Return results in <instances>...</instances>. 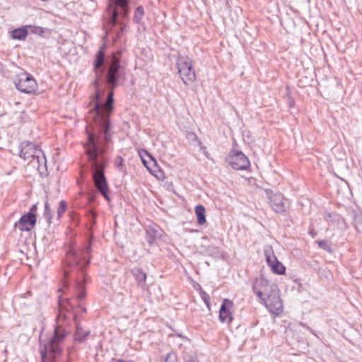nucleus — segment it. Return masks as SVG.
Here are the masks:
<instances>
[{"label": "nucleus", "instance_id": "10", "mask_svg": "<svg viewBox=\"0 0 362 362\" xmlns=\"http://www.w3.org/2000/svg\"><path fill=\"white\" fill-rule=\"evenodd\" d=\"M273 286H274V285H271L268 280L263 277H259L255 280L252 285V290L262 301L274 291L272 289Z\"/></svg>", "mask_w": 362, "mask_h": 362}, {"label": "nucleus", "instance_id": "2", "mask_svg": "<svg viewBox=\"0 0 362 362\" xmlns=\"http://www.w3.org/2000/svg\"><path fill=\"white\" fill-rule=\"evenodd\" d=\"M92 240L88 239L79 248H76L73 245L69 246L64 259V277L66 280L74 281V293L78 303L83 300L86 295V269L90 262Z\"/></svg>", "mask_w": 362, "mask_h": 362}, {"label": "nucleus", "instance_id": "15", "mask_svg": "<svg viewBox=\"0 0 362 362\" xmlns=\"http://www.w3.org/2000/svg\"><path fill=\"white\" fill-rule=\"evenodd\" d=\"M267 309L274 313H279L282 311L283 305L282 302L278 295L274 291L272 292L268 296L264 298L262 301Z\"/></svg>", "mask_w": 362, "mask_h": 362}, {"label": "nucleus", "instance_id": "3", "mask_svg": "<svg viewBox=\"0 0 362 362\" xmlns=\"http://www.w3.org/2000/svg\"><path fill=\"white\" fill-rule=\"evenodd\" d=\"M131 0H108L103 16V26L107 35H110L114 42L122 41L127 31L124 21L131 11Z\"/></svg>", "mask_w": 362, "mask_h": 362}, {"label": "nucleus", "instance_id": "31", "mask_svg": "<svg viewBox=\"0 0 362 362\" xmlns=\"http://www.w3.org/2000/svg\"><path fill=\"white\" fill-rule=\"evenodd\" d=\"M69 216L72 221V224L75 226H78L79 224V216L78 214L74 211H71L69 212Z\"/></svg>", "mask_w": 362, "mask_h": 362}, {"label": "nucleus", "instance_id": "33", "mask_svg": "<svg viewBox=\"0 0 362 362\" xmlns=\"http://www.w3.org/2000/svg\"><path fill=\"white\" fill-rule=\"evenodd\" d=\"M123 162H124V159L120 156H117L115 159V166L120 171H123V168H124Z\"/></svg>", "mask_w": 362, "mask_h": 362}, {"label": "nucleus", "instance_id": "20", "mask_svg": "<svg viewBox=\"0 0 362 362\" xmlns=\"http://www.w3.org/2000/svg\"><path fill=\"white\" fill-rule=\"evenodd\" d=\"M206 209L203 205L199 204L195 207V214L197 218V223L199 225H204L206 222Z\"/></svg>", "mask_w": 362, "mask_h": 362}, {"label": "nucleus", "instance_id": "29", "mask_svg": "<svg viewBox=\"0 0 362 362\" xmlns=\"http://www.w3.org/2000/svg\"><path fill=\"white\" fill-rule=\"evenodd\" d=\"M199 290H200L199 294H200V296H201L202 299L203 300V301L204 302V303L207 306L208 309L210 310H211V303H210V296H209V295L206 292H205L202 288V287L200 286H199Z\"/></svg>", "mask_w": 362, "mask_h": 362}, {"label": "nucleus", "instance_id": "9", "mask_svg": "<svg viewBox=\"0 0 362 362\" xmlns=\"http://www.w3.org/2000/svg\"><path fill=\"white\" fill-rule=\"evenodd\" d=\"M16 88L24 93H31L37 88V83L33 76L27 72L21 74L17 82H15Z\"/></svg>", "mask_w": 362, "mask_h": 362}, {"label": "nucleus", "instance_id": "32", "mask_svg": "<svg viewBox=\"0 0 362 362\" xmlns=\"http://www.w3.org/2000/svg\"><path fill=\"white\" fill-rule=\"evenodd\" d=\"M86 216L92 225H95L96 223L97 214L94 211L88 209Z\"/></svg>", "mask_w": 362, "mask_h": 362}, {"label": "nucleus", "instance_id": "1", "mask_svg": "<svg viewBox=\"0 0 362 362\" xmlns=\"http://www.w3.org/2000/svg\"><path fill=\"white\" fill-rule=\"evenodd\" d=\"M105 44L100 46L93 61L95 88L94 105L87 117L86 153L90 163L93 179L96 189L107 201H110L109 187L105 175L107 160L104 154L112 138L110 116L114 110L113 89L124 75L126 62L123 49L105 54Z\"/></svg>", "mask_w": 362, "mask_h": 362}, {"label": "nucleus", "instance_id": "25", "mask_svg": "<svg viewBox=\"0 0 362 362\" xmlns=\"http://www.w3.org/2000/svg\"><path fill=\"white\" fill-rule=\"evenodd\" d=\"M144 16V9L142 6L136 7L134 14V21L136 23H139Z\"/></svg>", "mask_w": 362, "mask_h": 362}, {"label": "nucleus", "instance_id": "7", "mask_svg": "<svg viewBox=\"0 0 362 362\" xmlns=\"http://www.w3.org/2000/svg\"><path fill=\"white\" fill-rule=\"evenodd\" d=\"M37 204H33L29 211L23 214L18 221L14 223L16 228H18L21 231H30L37 222Z\"/></svg>", "mask_w": 362, "mask_h": 362}, {"label": "nucleus", "instance_id": "22", "mask_svg": "<svg viewBox=\"0 0 362 362\" xmlns=\"http://www.w3.org/2000/svg\"><path fill=\"white\" fill-rule=\"evenodd\" d=\"M29 163L31 164L34 168H37L39 171L40 170V168L42 166L46 168L47 160L44 153L42 151V156H40L39 155L38 159H37V157H35L30 160Z\"/></svg>", "mask_w": 362, "mask_h": 362}, {"label": "nucleus", "instance_id": "8", "mask_svg": "<svg viewBox=\"0 0 362 362\" xmlns=\"http://www.w3.org/2000/svg\"><path fill=\"white\" fill-rule=\"evenodd\" d=\"M226 162L236 170H245L250 168L248 158L240 151L232 150L226 158Z\"/></svg>", "mask_w": 362, "mask_h": 362}, {"label": "nucleus", "instance_id": "30", "mask_svg": "<svg viewBox=\"0 0 362 362\" xmlns=\"http://www.w3.org/2000/svg\"><path fill=\"white\" fill-rule=\"evenodd\" d=\"M355 228L357 232L362 230V214H356L354 217Z\"/></svg>", "mask_w": 362, "mask_h": 362}, {"label": "nucleus", "instance_id": "16", "mask_svg": "<svg viewBox=\"0 0 362 362\" xmlns=\"http://www.w3.org/2000/svg\"><path fill=\"white\" fill-rule=\"evenodd\" d=\"M139 156L143 164L151 171V168L157 166V161L146 150L142 149L139 152Z\"/></svg>", "mask_w": 362, "mask_h": 362}, {"label": "nucleus", "instance_id": "11", "mask_svg": "<svg viewBox=\"0 0 362 362\" xmlns=\"http://www.w3.org/2000/svg\"><path fill=\"white\" fill-rule=\"evenodd\" d=\"M266 197L269 200L270 205L274 212L285 214L286 206L281 194H273L271 189H265Z\"/></svg>", "mask_w": 362, "mask_h": 362}, {"label": "nucleus", "instance_id": "5", "mask_svg": "<svg viewBox=\"0 0 362 362\" xmlns=\"http://www.w3.org/2000/svg\"><path fill=\"white\" fill-rule=\"evenodd\" d=\"M58 305L59 314L57 315L56 320H57L62 316H64L65 317L66 312L72 313L76 325V330L74 334V339L76 341H83L90 334V331H83L81 327H78L76 320L78 315L82 313H86V308L82 307L80 304L78 306H75L71 303V300L70 298L64 299L61 296H59Z\"/></svg>", "mask_w": 362, "mask_h": 362}, {"label": "nucleus", "instance_id": "27", "mask_svg": "<svg viewBox=\"0 0 362 362\" xmlns=\"http://www.w3.org/2000/svg\"><path fill=\"white\" fill-rule=\"evenodd\" d=\"M67 209V202L64 200L59 202V207L57 209V220H60L64 213Z\"/></svg>", "mask_w": 362, "mask_h": 362}, {"label": "nucleus", "instance_id": "23", "mask_svg": "<svg viewBox=\"0 0 362 362\" xmlns=\"http://www.w3.org/2000/svg\"><path fill=\"white\" fill-rule=\"evenodd\" d=\"M324 218L330 225H334L336 223H339L341 220L344 221V218L337 213L326 212L324 215Z\"/></svg>", "mask_w": 362, "mask_h": 362}, {"label": "nucleus", "instance_id": "36", "mask_svg": "<svg viewBox=\"0 0 362 362\" xmlns=\"http://www.w3.org/2000/svg\"><path fill=\"white\" fill-rule=\"evenodd\" d=\"M117 362H127V361H124V360H122V359H118V360L117 361Z\"/></svg>", "mask_w": 362, "mask_h": 362}, {"label": "nucleus", "instance_id": "34", "mask_svg": "<svg viewBox=\"0 0 362 362\" xmlns=\"http://www.w3.org/2000/svg\"><path fill=\"white\" fill-rule=\"evenodd\" d=\"M175 359V356L173 353H168L165 358V362H173Z\"/></svg>", "mask_w": 362, "mask_h": 362}, {"label": "nucleus", "instance_id": "28", "mask_svg": "<svg viewBox=\"0 0 362 362\" xmlns=\"http://www.w3.org/2000/svg\"><path fill=\"white\" fill-rule=\"evenodd\" d=\"M28 27L30 29V32L33 34H36L40 36H42L46 31L48 30L47 28L36 26V25H28Z\"/></svg>", "mask_w": 362, "mask_h": 362}, {"label": "nucleus", "instance_id": "4", "mask_svg": "<svg viewBox=\"0 0 362 362\" xmlns=\"http://www.w3.org/2000/svg\"><path fill=\"white\" fill-rule=\"evenodd\" d=\"M43 329L39 336V352L41 362H55L57 356L63 351L62 342L67 336V332L62 326L56 325L53 334L47 339H42Z\"/></svg>", "mask_w": 362, "mask_h": 362}, {"label": "nucleus", "instance_id": "14", "mask_svg": "<svg viewBox=\"0 0 362 362\" xmlns=\"http://www.w3.org/2000/svg\"><path fill=\"white\" fill-rule=\"evenodd\" d=\"M234 306L233 302L228 298L223 300L220 310L218 319L221 323H226L230 325L234 317L233 315V308Z\"/></svg>", "mask_w": 362, "mask_h": 362}, {"label": "nucleus", "instance_id": "21", "mask_svg": "<svg viewBox=\"0 0 362 362\" xmlns=\"http://www.w3.org/2000/svg\"><path fill=\"white\" fill-rule=\"evenodd\" d=\"M204 252L213 257L218 258L221 256V249L215 245L202 246Z\"/></svg>", "mask_w": 362, "mask_h": 362}, {"label": "nucleus", "instance_id": "35", "mask_svg": "<svg viewBox=\"0 0 362 362\" xmlns=\"http://www.w3.org/2000/svg\"><path fill=\"white\" fill-rule=\"evenodd\" d=\"M185 362H197V360L193 357H189V359L185 358Z\"/></svg>", "mask_w": 362, "mask_h": 362}, {"label": "nucleus", "instance_id": "13", "mask_svg": "<svg viewBox=\"0 0 362 362\" xmlns=\"http://www.w3.org/2000/svg\"><path fill=\"white\" fill-rule=\"evenodd\" d=\"M264 255L268 266L274 273L276 274H285L286 268L284 264L278 260L272 247L264 249Z\"/></svg>", "mask_w": 362, "mask_h": 362}, {"label": "nucleus", "instance_id": "24", "mask_svg": "<svg viewBox=\"0 0 362 362\" xmlns=\"http://www.w3.org/2000/svg\"><path fill=\"white\" fill-rule=\"evenodd\" d=\"M43 216L46 218L48 226H49L52 220V211L47 201L45 203Z\"/></svg>", "mask_w": 362, "mask_h": 362}, {"label": "nucleus", "instance_id": "37", "mask_svg": "<svg viewBox=\"0 0 362 362\" xmlns=\"http://www.w3.org/2000/svg\"><path fill=\"white\" fill-rule=\"evenodd\" d=\"M289 105H290V107H293V103H291Z\"/></svg>", "mask_w": 362, "mask_h": 362}, {"label": "nucleus", "instance_id": "19", "mask_svg": "<svg viewBox=\"0 0 362 362\" xmlns=\"http://www.w3.org/2000/svg\"><path fill=\"white\" fill-rule=\"evenodd\" d=\"M28 25H26L14 29L11 32L12 38L18 40H24L28 35Z\"/></svg>", "mask_w": 362, "mask_h": 362}, {"label": "nucleus", "instance_id": "17", "mask_svg": "<svg viewBox=\"0 0 362 362\" xmlns=\"http://www.w3.org/2000/svg\"><path fill=\"white\" fill-rule=\"evenodd\" d=\"M132 273L137 282L139 286L144 287L146 284V274L142 269L135 267L132 270Z\"/></svg>", "mask_w": 362, "mask_h": 362}, {"label": "nucleus", "instance_id": "18", "mask_svg": "<svg viewBox=\"0 0 362 362\" xmlns=\"http://www.w3.org/2000/svg\"><path fill=\"white\" fill-rule=\"evenodd\" d=\"M159 236V230L156 227L149 226L146 229V240L150 245H151Z\"/></svg>", "mask_w": 362, "mask_h": 362}, {"label": "nucleus", "instance_id": "12", "mask_svg": "<svg viewBox=\"0 0 362 362\" xmlns=\"http://www.w3.org/2000/svg\"><path fill=\"white\" fill-rule=\"evenodd\" d=\"M19 148L20 156L25 160H30L35 157L38 159L39 155L42 156V150L32 142L23 141L21 143Z\"/></svg>", "mask_w": 362, "mask_h": 362}, {"label": "nucleus", "instance_id": "6", "mask_svg": "<svg viewBox=\"0 0 362 362\" xmlns=\"http://www.w3.org/2000/svg\"><path fill=\"white\" fill-rule=\"evenodd\" d=\"M177 68L180 77L185 85H190L196 81L195 71L189 57L179 56L177 59Z\"/></svg>", "mask_w": 362, "mask_h": 362}, {"label": "nucleus", "instance_id": "26", "mask_svg": "<svg viewBox=\"0 0 362 362\" xmlns=\"http://www.w3.org/2000/svg\"><path fill=\"white\" fill-rule=\"evenodd\" d=\"M318 247L321 249L328 252L329 253H332V247L331 243L327 240H322L317 242Z\"/></svg>", "mask_w": 362, "mask_h": 362}]
</instances>
